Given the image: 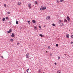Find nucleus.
Here are the masks:
<instances>
[{
    "mask_svg": "<svg viewBox=\"0 0 73 73\" xmlns=\"http://www.w3.org/2000/svg\"><path fill=\"white\" fill-rule=\"evenodd\" d=\"M27 73H31V72H32V70L31 69H29V68H28L27 70Z\"/></svg>",
    "mask_w": 73,
    "mask_h": 73,
    "instance_id": "nucleus-1",
    "label": "nucleus"
},
{
    "mask_svg": "<svg viewBox=\"0 0 73 73\" xmlns=\"http://www.w3.org/2000/svg\"><path fill=\"white\" fill-rule=\"evenodd\" d=\"M31 4L30 3H29L28 5V6L29 7V9H31Z\"/></svg>",
    "mask_w": 73,
    "mask_h": 73,
    "instance_id": "nucleus-2",
    "label": "nucleus"
},
{
    "mask_svg": "<svg viewBox=\"0 0 73 73\" xmlns=\"http://www.w3.org/2000/svg\"><path fill=\"white\" fill-rule=\"evenodd\" d=\"M29 54H26V58H29Z\"/></svg>",
    "mask_w": 73,
    "mask_h": 73,
    "instance_id": "nucleus-3",
    "label": "nucleus"
},
{
    "mask_svg": "<svg viewBox=\"0 0 73 73\" xmlns=\"http://www.w3.org/2000/svg\"><path fill=\"white\" fill-rule=\"evenodd\" d=\"M12 37H15V34L14 33H12L11 35Z\"/></svg>",
    "mask_w": 73,
    "mask_h": 73,
    "instance_id": "nucleus-4",
    "label": "nucleus"
},
{
    "mask_svg": "<svg viewBox=\"0 0 73 73\" xmlns=\"http://www.w3.org/2000/svg\"><path fill=\"white\" fill-rule=\"evenodd\" d=\"M67 19L68 21H70V18L69 17H68V16H67Z\"/></svg>",
    "mask_w": 73,
    "mask_h": 73,
    "instance_id": "nucleus-5",
    "label": "nucleus"
},
{
    "mask_svg": "<svg viewBox=\"0 0 73 73\" xmlns=\"http://www.w3.org/2000/svg\"><path fill=\"white\" fill-rule=\"evenodd\" d=\"M66 36L67 38H69V34L66 35Z\"/></svg>",
    "mask_w": 73,
    "mask_h": 73,
    "instance_id": "nucleus-6",
    "label": "nucleus"
},
{
    "mask_svg": "<svg viewBox=\"0 0 73 73\" xmlns=\"http://www.w3.org/2000/svg\"><path fill=\"white\" fill-rule=\"evenodd\" d=\"M14 40L13 39H10V41H11V42L13 41Z\"/></svg>",
    "mask_w": 73,
    "mask_h": 73,
    "instance_id": "nucleus-7",
    "label": "nucleus"
},
{
    "mask_svg": "<svg viewBox=\"0 0 73 73\" xmlns=\"http://www.w3.org/2000/svg\"><path fill=\"white\" fill-rule=\"evenodd\" d=\"M32 22L33 23H36V21L35 20H34L32 21Z\"/></svg>",
    "mask_w": 73,
    "mask_h": 73,
    "instance_id": "nucleus-8",
    "label": "nucleus"
},
{
    "mask_svg": "<svg viewBox=\"0 0 73 73\" xmlns=\"http://www.w3.org/2000/svg\"><path fill=\"white\" fill-rule=\"evenodd\" d=\"M62 22V21H61V20H60L58 21V23H59V24H60V23H61Z\"/></svg>",
    "mask_w": 73,
    "mask_h": 73,
    "instance_id": "nucleus-9",
    "label": "nucleus"
},
{
    "mask_svg": "<svg viewBox=\"0 0 73 73\" xmlns=\"http://www.w3.org/2000/svg\"><path fill=\"white\" fill-rule=\"evenodd\" d=\"M68 22V21H67L66 19L64 20V23H65V22Z\"/></svg>",
    "mask_w": 73,
    "mask_h": 73,
    "instance_id": "nucleus-10",
    "label": "nucleus"
},
{
    "mask_svg": "<svg viewBox=\"0 0 73 73\" xmlns=\"http://www.w3.org/2000/svg\"><path fill=\"white\" fill-rule=\"evenodd\" d=\"M39 36H41V37H42L44 36V35H42V34H40Z\"/></svg>",
    "mask_w": 73,
    "mask_h": 73,
    "instance_id": "nucleus-11",
    "label": "nucleus"
},
{
    "mask_svg": "<svg viewBox=\"0 0 73 73\" xmlns=\"http://www.w3.org/2000/svg\"><path fill=\"white\" fill-rule=\"evenodd\" d=\"M50 19V17H49L48 16L47 17L46 19H47V20H48V19Z\"/></svg>",
    "mask_w": 73,
    "mask_h": 73,
    "instance_id": "nucleus-12",
    "label": "nucleus"
},
{
    "mask_svg": "<svg viewBox=\"0 0 73 73\" xmlns=\"http://www.w3.org/2000/svg\"><path fill=\"white\" fill-rule=\"evenodd\" d=\"M5 18H3V19H2L3 21H5Z\"/></svg>",
    "mask_w": 73,
    "mask_h": 73,
    "instance_id": "nucleus-13",
    "label": "nucleus"
},
{
    "mask_svg": "<svg viewBox=\"0 0 73 73\" xmlns=\"http://www.w3.org/2000/svg\"><path fill=\"white\" fill-rule=\"evenodd\" d=\"M9 32L11 33L12 32V29H10L9 30Z\"/></svg>",
    "mask_w": 73,
    "mask_h": 73,
    "instance_id": "nucleus-14",
    "label": "nucleus"
},
{
    "mask_svg": "<svg viewBox=\"0 0 73 73\" xmlns=\"http://www.w3.org/2000/svg\"><path fill=\"white\" fill-rule=\"evenodd\" d=\"M46 9V7H43V10H45V9Z\"/></svg>",
    "mask_w": 73,
    "mask_h": 73,
    "instance_id": "nucleus-15",
    "label": "nucleus"
},
{
    "mask_svg": "<svg viewBox=\"0 0 73 73\" xmlns=\"http://www.w3.org/2000/svg\"><path fill=\"white\" fill-rule=\"evenodd\" d=\"M40 9L41 11H42L43 9V8L42 7V6L41 7V8H40Z\"/></svg>",
    "mask_w": 73,
    "mask_h": 73,
    "instance_id": "nucleus-16",
    "label": "nucleus"
},
{
    "mask_svg": "<svg viewBox=\"0 0 73 73\" xmlns=\"http://www.w3.org/2000/svg\"><path fill=\"white\" fill-rule=\"evenodd\" d=\"M52 26H53V27H55V26H56V24H54V23H53L52 24Z\"/></svg>",
    "mask_w": 73,
    "mask_h": 73,
    "instance_id": "nucleus-17",
    "label": "nucleus"
},
{
    "mask_svg": "<svg viewBox=\"0 0 73 73\" xmlns=\"http://www.w3.org/2000/svg\"><path fill=\"white\" fill-rule=\"evenodd\" d=\"M27 22L28 23V24H31V22H30V21H28Z\"/></svg>",
    "mask_w": 73,
    "mask_h": 73,
    "instance_id": "nucleus-18",
    "label": "nucleus"
},
{
    "mask_svg": "<svg viewBox=\"0 0 73 73\" xmlns=\"http://www.w3.org/2000/svg\"><path fill=\"white\" fill-rule=\"evenodd\" d=\"M20 4H21V3H20V2H19L18 3V5H20Z\"/></svg>",
    "mask_w": 73,
    "mask_h": 73,
    "instance_id": "nucleus-19",
    "label": "nucleus"
},
{
    "mask_svg": "<svg viewBox=\"0 0 73 73\" xmlns=\"http://www.w3.org/2000/svg\"><path fill=\"white\" fill-rule=\"evenodd\" d=\"M60 70H58L57 71V73H61V72H60Z\"/></svg>",
    "mask_w": 73,
    "mask_h": 73,
    "instance_id": "nucleus-20",
    "label": "nucleus"
},
{
    "mask_svg": "<svg viewBox=\"0 0 73 73\" xmlns=\"http://www.w3.org/2000/svg\"><path fill=\"white\" fill-rule=\"evenodd\" d=\"M34 28L35 29H37V27H36V26H35L34 27Z\"/></svg>",
    "mask_w": 73,
    "mask_h": 73,
    "instance_id": "nucleus-21",
    "label": "nucleus"
},
{
    "mask_svg": "<svg viewBox=\"0 0 73 73\" xmlns=\"http://www.w3.org/2000/svg\"><path fill=\"white\" fill-rule=\"evenodd\" d=\"M64 0H60V1L61 2V3H62V1H64Z\"/></svg>",
    "mask_w": 73,
    "mask_h": 73,
    "instance_id": "nucleus-22",
    "label": "nucleus"
},
{
    "mask_svg": "<svg viewBox=\"0 0 73 73\" xmlns=\"http://www.w3.org/2000/svg\"><path fill=\"white\" fill-rule=\"evenodd\" d=\"M5 19H6V20H8V19H9V18H8V17H6V18H5Z\"/></svg>",
    "mask_w": 73,
    "mask_h": 73,
    "instance_id": "nucleus-23",
    "label": "nucleus"
},
{
    "mask_svg": "<svg viewBox=\"0 0 73 73\" xmlns=\"http://www.w3.org/2000/svg\"><path fill=\"white\" fill-rule=\"evenodd\" d=\"M18 23H19V22H18V21H16V24H18Z\"/></svg>",
    "mask_w": 73,
    "mask_h": 73,
    "instance_id": "nucleus-24",
    "label": "nucleus"
},
{
    "mask_svg": "<svg viewBox=\"0 0 73 73\" xmlns=\"http://www.w3.org/2000/svg\"><path fill=\"white\" fill-rule=\"evenodd\" d=\"M50 55L51 56V57L52 56V53H50Z\"/></svg>",
    "mask_w": 73,
    "mask_h": 73,
    "instance_id": "nucleus-25",
    "label": "nucleus"
},
{
    "mask_svg": "<svg viewBox=\"0 0 73 73\" xmlns=\"http://www.w3.org/2000/svg\"><path fill=\"white\" fill-rule=\"evenodd\" d=\"M56 46H58V44H56Z\"/></svg>",
    "mask_w": 73,
    "mask_h": 73,
    "instance_id": "nucleus-26",
    "label": "nucleus"
},
{
    "mask_svg": "<svg viewBox=\"0 0 73 73\" xmlns=\"http://www.w3.org/2000/svg\"><path fill=\"white\" fill-rule=\"evenodd\" d=\"M60 57L59 56L58 57V60H60Z\"/></svg>",
    "mask_w": 73,
    "mask_h": 73,
    "instance_id": "nucleus-27",
    "label": "nucleus"
},
{
    "mask_svg": "<svg viewBox=\"0 0 73 73\" xmlns=\"http://www.w3.org/2000/svg\"><path fill=\"white\" fill-rule=\"evenodd\" d=\"M7 33H10L9 31H9H7Z\"/></svg>",
    "mask_w": 73,
    "mask_h": 73,
    "instance_id": "nucleus-28",
    "label": "nucleus"
},
{
    "mask_svg": "<svg viewBox=\"0 0 73 73\" xmlns=\"http://www.w3.org/2000/svg\"><path fill=\"white\" fill-rule=\"evenodd\" d=\"M56 1H57V3H59V2H60V1H58V0H57Z\"/></svg>",
    "mask_w": 73,
    "mask_h": 73,
    "instance_id": "nucleus-29",
    "label": "nucleus"
},
{
    "mask_svg": "<svg viewBox=\"0 0 73 73\" xmlns=\"http://www.w3.org/2000/svg\"><path fill=\"white\" fill-rule=\"evenodd\" d=\"M39 28L40 29H41V26H39Z\"/></svg>",
    "mask_w": 73,
    "mask_h": 73,
    "instance_id": "nucleus-30",
    "label": "nucleus"
},
{
    "mask_svg": "<svg viewBox=\"0 0 73 73\" xmlns=\"http://www.w3.org/2000/svg\"><path fill=\"white\" fill-rule=\"evenodd\" d=\"M71 37V38H73V35H72Z\"/></svg>",
    "mask_w": 73,
    "mask_h": 73,
    "instance_id": "nucleus-31",
    "label": "nucleus"
},
{
    "mask_svg": "<svg viewBox=\"0 0 73 73\" xmlns=\"http://www.w3.org/2000/svg\"><path fill=\"white\" fill-rule=\"evenodd\" d=\"M4 7H6V6H7V5H6V4H5L4 5Z\"/></svg>",
    "mask_w": 73,
    "mask_h": 73,
    "instance_id": "nucleus-32",
    "label": "nucleus"
},
{
    "mask_svg": "<svg viewBox=\"0 0 73 73\" xmlns=\"http://www.w3.org/2000/svg\"><path fill=\"white\" fill-rule=\"evenodd\" d=\"M48 49H50V46H48Z\"/></svg>",
    "mask_w": 73,
    "mask_h": 73,
    "instance_id": "nucleus-33",
    "label": "nucleus"
},
{
    "mask_svg": "<svg viewBox=\"0 0 73 73\" xmlns=\"http://www.w3.org/2000/svg\"><path fill=\"white\" fill-rule=\"evenodd\" d=\"M8 14H10V12H7Z\"/></svg>",
    "mask_w": 73,
    "mask_h": 73,
    "instance_id": "nucleus-34",
    "label": "nucleus"
},
{
    "mask_svg": "<svg viewBox=\"0 0 73 73\" xmlns=\"http://www.w3.org/2000/svg\"><path fill=\"white\" fill-rule=\"evenodd\" d=\"M11 23H12V21H11L10 22H9V23L11 24Z\"/></svg>",
    "mask_w": 73,
    "mask_h": 73,
    "instance_id": "nucleus-35",
    "label": "nucleus"
},
{
    "mask_svg": "<svg viewBox=\"0 0 73 73\" xmlns=\"http://www.w3.org/2000/svg\"><path fill=\"white\" fill-rule=\"evenodd\" d=\"M43 27H46V25H44Z\"/></svg>",
    "mask_w": 73,
    "mask_h": 73,
    "instance_id": "nucleus-36",
    "label": "nucleus"
},
{
    "mask_svg": "<svg viewBox=\"0 0 73 73\" xmlns=\"http://www.w3.org/2000/svg\"><path fill=\"white\" fill-rule=\"evenodd\" d=\"M55 65H57V63L56 62L54 63Z\"/></svg>",
    "mask_w": 73,
    "mask_h": 73,
    "instance_id": "nucleus-37",
    "label": "nucleus"
},
{
    "mask_svg": "<svg viewBox=\"0 0 73 73\" xmlns=\"http://www.w3.org/2000/svg\"><path fill=\"white\" fill-rule=\"evenodd\" d=\"M35 4H37V1H35Z\"/></svg>",
    "mask_w": 73,
    "mask_h": 73,
    "instance_id": "nucleus-38",
    "label": "nucleus"
},
{
    "mask_svg": "<svg viewBox=\"0 0 73 73\" xmlns=\"http://www.w3.org/2000/svg\"><path fill=\"white\" fill-rule=\"evenodd\" d=\"M73 42H71V44H73Z\"/></svg>",
    "mask_w": 73,
    "mask_h": 73,
    "instance_id": "nucleus-39",
    "label": "nucleus"
},
{
    "mask_svg": "<svg viewBox=\"0 0 73 73\" xmlns=\"http://www.w3.org/2000/svg\"><path fill=\"white\" fill-rule=\"evenodd\" d=\"M1 58H3V56H1Z\"/></svg>",
    "mask_w": 73,
    "mask_h": 73,
    "instance_id": "nucleus-40",
    "label": "nucleus"
},
{
    "mask_svg": "<svg viewBox=\"0 0 73 73\" xmlns=\"http://www.w3.org/2000/svg\"><path fill=\"white\" fill-rule=\"evenodd\" d=\"M19 44V43H17V44L18 45V44Z\"/></svg>",
    "mask_w": 73,
    "mask_h": 73,
    "instance_id": "nucleus-41",
    "label": "nucleus"
},
{
    "mask_svg": "<svg viewBox=\"0 0 73 73\" xmlns=\"http://www.w3.org/2000/svg\"><path fill=\"white\" fill-rule=\"evenodd\" d=\"M46 53H47V51H46Z\"/></svg>",
    "mask_w": 73,
    "mask_h": 73,
    "instance_id": "nucleus-42",
    "label": "nucleus"
},
{
    "mask_svg": "<svg viewBox=\"0 0 73 73\" xmlns=\"http://www.w3.org/2000/svg\"><path fill=\"white\" fill-rule=\"evenodd\" d=\"M39 72H40V70H39Z\"/></svg>",
    "mask_w": 73,
    "mask_h": 73,
    "instance_id": "nucleus-43",
    "label": "nucleus"
},
{
    "mask_svg": "<svg viewBox=\"0 0 73 73\" xmlns=\"http://www.w3.org/2000/svg\"><path fill=\"white\" fill-rule=\"evenodd\" d=\"M24 73H26V72H24Z\"/></svg>",
    "mask_w": 73,
    "mask_h": 73,
    "instance_id": "nucleus-44",
    "label": "nucleus"
},
{
    "mask_svg": "<svg viewBox=\"0 0 73 73\" xmlns=\"http://www.w3.org/2000/svg\"><path fill=\"white\" fill-rule=\"evenodd\" d=\"M64 55H65V56H66V54H65Z\"/></svg>",
    "mask_w": 73,
    "mask_h": 73,
    "instance_id": "nucleus-45",
    "label": "nucleus"
},
{
    "mask_svg": "<svg viewBox=\"0 0 73 73\" xmlns=\"http://www.w3.org/2000/svg\"><path fill=\"white\" fill-rule=\"evenodd\" d=\"M43 73H45V72H43Z\"/></svg>",
    "mask_w": 73,
    "mask_h": 73,
    "instance_id": "nucleus-46",
    "label": "nucleus"
}]
</instances>
